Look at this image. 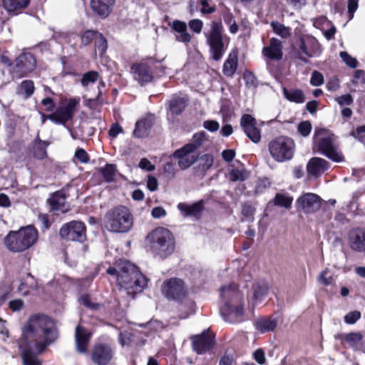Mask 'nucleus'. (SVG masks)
Wrapping results in <instances>:
<instances>
[{
    "label": "nucleus",
    "instance_id": "44",
    "mask_svg": "<svg viewBox=\"0 0 365 365\" xmlns=\"http://www.w3.org/2000/svg\"><path fill=\"white\" fill-rule=\"evenodd\" d=\"M199 168L202 170H207L213 164V158L211 155L205 154L199 159Z\"/></svg>",
    "mask_w": 365,
    "mask_h": 365
},
{
    "label": "nucleus",
    "instance_id": "52",
    "mask_svg": "<svg viewBox=\"0 0 365 365\" xmlns=\"http://www.w3.org/2000/svg\"><path fill=\"white\" fill-rule=\"evenodd\" d=\"M255 212V208L250 202H245L242 205V215L245 217L253 219Z\"/></svg>",
    "mask_w": 365,
    "mask_h": 365
},
{
    "label": "nucleus",
    "instance_id": "25",
    "mask_svg": "<svg viewBox=\"0 0 365 365\" xmlns=\"http://www.w3.org/2000/svg\"><path fill=\"white\" fill-rule=\"evenodd\" d=\"M329 168V163L320 158H312L307 165V170L309 175L315 178L319 177Z\"/></svg>",
    "mask_w": 365,
    "mask_h": 365
},
{
    "label": "nucleus",
    "instance_id": "4",
    "mask_svg": "<svg viewBox=\"0 0 365 365\" xmlns=\"http://www.w3.org/2000/svg\"><path fill=\"white\" fill-rule=\"evenodd\" d=\"M38 233L33 225L10 231L4 237L6 247L12 252H22L31 247L38 240Z\"/></svg>",
    "mask_w": 365,
    "mask_h": 365
},
{
    "label": "nucleus",
    "instance_id": "60",
    "mask_svg": "<svg viewBox=\"0 0 365 365\" xmlns=\"http://www.w3.org/2000/svg\"><path fill=\"white\" fill-rule=\"evenodd\" d=\"M147 187L151 192L157 190L158 187V182L155 177L149 175L147 180Z\"/></svg>",
    "mask_w": 365,
    "mask_h": 365
},
{
    "label": "nucleus",
    "instance_id": "13",
    "mask_svg": "<svg viewBox=\"0 0 365 365\" xmlns=\"http://www.w3.org/2000/svg\"><path fill=\"white\" fill-rule=\"evenodd\" d=\"M161 292L168 299L180 300L185 296L184 282L179 278L167 279L162 285Z\"/></svg>",
    "mask_w": 365,
    "mask_h": 365
},
{
    "label": "nucleus",
    "instance_id": "63",
    "mask_svg": "<svg viewBox=\"0 0 365 365\" xmlns=\"http://www.w3.org/2000/svg\"><path fill=\"white\" fill-rule=\"evenodd\" d=\"M164 172L170 178L174 177L175 175L176 170L175 168V165L171 162H168L164 165Z\"/></svg>",
    "mask_w": 365,
    "mask_h": 365
},
{
    "label": "nucleus",
    "instance_id": "20",
    "mask_svg": "<svg viewBox=\"0 0 365 365\" xmlns=\"http://www.w3.org/2000/svg\"><path fill=\"white\" fill-rule=\"evenodd\" d=\"M297 204L306 213H313L321 207V198L316 194L308 192L299 197Z\"/></svg>",
    "mask_w": 365,
    "mask_h": 365
},
{
    "label": "nucleus",
    "instance_id": "16",
    "mask_svg": "<svg viewBox=\"0 0 365 365\" xmlns=\"http://www.w3.org/2000/svg\"><path fill=\"white\" fill-rule=\"evenodd\" d=\"M91 360L96 365H108L113 357V351L106 344H98L91 351Z\"/></svg>",
    "mask_w": 365,
    "mask_h": 365
},
{
    "label": "nucleus",
    "instance_id": "43",
    "mask_svg": "<svg viewBox=\"0 0 365 365\" xmlns=\"http://www.w3.org/2000/svg\"><path fill=\"white\" fill-rule=\"evenodd\" d=\"M329 273V269L328 268H326L319 273L317 277V281L320 284L328 286L333 283L334 278L331 275H328Z\"/></svg>",
    "mask_w": 365,
    "mask_h": 365
},
{
    "label": "nucleus",
    "instance_id": "28",
    "mask_svg": "<svg viewBox=\"0 0 365 365\" xmlns=\"http://www.w3.org/2000/svg\"><path fill=\"white\" fill-rule=\"evenodd\" d=\"M178 208L183 213L185 217H197L203 210V202L202 200L195 202L192 205L186 203H179Z\"/></svg>",
    "mask_w": 365,
    "mask_h": 365
},
{
    "label": "nucleus",
    "instance_id": "40",
    "mask_svg": "<svg viewBox=\"0 0 365 365\" xmlns=\"http://www.w3.org/2000/svg\"><path fill=\"white\" fill-rule=\"evenodd\" d=\"M292 197L282 193H277L274 199V205L285 208H290L292 203Z\"/></svg>",
    "mask_w": 365,
    "mask_h": 365
},
{
    "label": "nucleus",
    "instance_id": "48",
    "mask_svg": "<svg viewBox=\"0 0 365 365\" xmlns=\"http://www.w3.org/2000/svg\"><path fill=\"white\" fill-rule=\"evenodd\" d=\"M243 78L247 86L256 87L257 86V80L251 71H245L243 74Z\"/></svg>",
    "mask_w": 365,
    "mask_h": 365
},
{
    "label": "nucleus",
    "instance_id": "47",
    "mask_svg": "<svg viewBox=\"0 0 365 365\" xmlns=\"http://www.w3.org/2000/svg\"><path fill=\"white\" fill-rule=\"evenodd\" d=\"M360 317L361 312L359 311H352L344 316V322L348 324H354L360 319Z\"/></svg>",
    "mask_w": 365,
    "mask_h": 365
},
{
    "label": "nucleus",
    "instance_id": "39",
    "mask_svg": "<svg viewBox=\"0 0 365 365\" xmlns=\"http://www.w3.org/2000/svg\"><path fill=\"white\" fill-rule=\"evenodd\" d=\"M103 178L106 182H112L116 172V167L113 164H107L105 167L100 169Z\"/></svg>",
    "mask_w": 365,
    "mask_h": 365
},
{
    "label": "nucleus",
    "instance_id": "56",
    "mask_svg": "<svg viewBox=\"0 0 365 365\" xmlns=\"http://www.w3.org/2000/svg\"><path fill=\"white\" fill-rule=\"evenodd\" d=\"M75 158H76L82 163H86L89 160L88 155L83 148H78L76 150Z\"/></svg>",
    "mask_w": 365,
    "mask_h": 365
},
{
    "label": "nucleus",
    "instance_id": "46",
    "mask_svg": "<svg viewBox=\"0 0 365 365\" xmlns=\"http://www.w3.org/2000/svg\"><path fill=\"white\" fill-rule=\"evenodd\" d=\"M248 175L245 170L234 169L230 173V179L232 181H243L247 178Z\"/></svg>",
    "mask_w": 365,
    "mask_h": 365
},
{
    "label": "nucleus",
    "instance_id": "11",
    "mask_svg": "<svg viewBox=\"0 0 365 365\" xmlns=\"http://www.w3.org/2000/svg\"><path fill=\"white\" fill-rule=\"evenodd\" d=\"M59 235L65 240L83 242L86 237V226L81 221L73 220L61 226Z\"/></svg>",
    "mask_w": 365,
    "mask_h": 365
},
{
    "label": "nucleus",
    "instance_id": "3",
    "mask_svg": "<svg viewBox=\"0 0 365 365\" xmlns=\"http://www.w3.org/2000/svg\"><path fill=\"white\" fill-rule=\"evenodd\" d=\"M221 297L224 306L220 309V313L224 319L230 323L240 322L243 316V306L240 294L237 291L235 284L222 287Z\"/></svg>",
    "mask_w": 365,
    "mask_h": 365
},
{
    "label": "nucleus",
    "instance_id": "41",
    "mask_svg": "<svg viewBox=\"0 0 365 365\" xmlns=\"http://www.w3.org/2000/svg\"><path fill=\"white\" fill-rule=\"evenodd\" d=\"M34 91V84L31 80H25L21 82L19 86V94L24 95L26 98L30 97Z\"/></svg>",
    "mask_w": 365,
    "mask_h": 365
},
{
    "label": "nucleus",
    "instance_id": "21",
    "mask_svg": "<svg viewBox=\"0 0 365 365\" xmlns=\"http://www.w3.org/2000/svg\"><path fill=\"white\" fill-rule=\"evenodd\" d=\"M348 241L350 248L358 252H365V228L357 227L349 233Z\"/></svg>",
    "mask_w": 365,
    "mask_h": 365
},
{
    "label": "nucleus",
    "instance_id": "24",
    "mask_svg": "<svg viewBox=\"0 0 365 365\" xmlns=\"http://www.w3.org/2000/svg\"><path fill=\"white\" fill-rule=\"evenodd\" d=\"M170 26L175 32V38L176 41L185 44H187L191 41L192 36L187 31V26L185 22L180 20H175L171 24H170Z\"/></svg>",
    "mask_w": 365,
    "mask_h": 365
},
{
    "label": "nucleus",
    "instance_id": "8",
    "mask_svg": "<svg viewBox=\"0 0 365 365\" xmlns=\"http://www.w3.org/2000/svg\"><path fill=\"white\" fill-rule=\"evenodd\" d=\"M207 43L210 47L211 58L219 61L223 56L229 44V38L223 34L221 23L213 21L210 32L205 35Z\"/></svg>",
    "mask_w": 365,
    "mask_h": 365
},
{
    "label": "nucleus",
    "instance_id": "62",
    "mask_svg": "<svg viewBox=\"0 0 365 365\" xmlns=\"http://www.w3.org/2000/svg\"><path fill=\"white\" fill-rule=\"evenodd\" d=\"M358 3L359 0H349L347 6L349 19L353 18L354 12L358 9Z\"/></svg>",
    "mask_w": 365,
    "mask_h": 365
},
{
    "label": "nucleus",
    "instance_id": "61",
    "mask_svg": "<svg viewBox=\"0 0 365 365\" xmlns=\"http://www.w3.org/2000/svg\"><path fill=\"white\" fill-rule=\"evenodd\" d=\"M203 126L211 132L217 131L220 128L219 123L215 120H205L203 123Z\"/></svg>",
    "mask_w": 365,
    "mask_h": 365
},
{
    "label": "nucleus",
    "instance_id": "57",
    "mask_svg": "<svg viewBox=\"0 0 365 365\" xmlns=\"http://www.w3.org/2000/svg\"><path fill=\"white\" fill-rule=\"evenodd\" d=\"M139 168L147 171H153L155 166L147 158H142L139 162Z\"/></svg>",
    "mask_w": 365,
    "mask_h": 365
},
{
    "label": "nucleus",
    "instance_id": "55",
    "mask_svg": "<svg viewBox=\"0 0 365 365\" xmlns=\"http://www.w3.org/2000/svg\"><path fill=\"white\" fill-rule=\"evenodd\" d=\"M190 29L196 34H200L202 31L203 23L200 19H192L188 23Z\"/></svg>",
    "mask_w": 365,
    "mask_h": 365
},
{
    "label": "nucleus",
    "instance_id": "30",
    "mask_svg": "<svg viewBox=\"0 0 365 365\" xmlns=\"http://www.w3.org/2000/svg\"><path fill=\"white\" fill-rule=\"evenodd\" d=\"M363 336L360 332H351L345 335L344 340L355 351H361L363 348Z\"/></svg>",
    "mask_w": 365,
    "mask_h": 365
},
{
    "label": "nucleus",
    "instance_id": "35",
    "mask_svg": "<svg viewBox=\"0 0 365 365\" xmlns=\"http://www.w3.org/2000/svg\"><path fill=\"white\" fill-rule=\"evenodd\" d=\"M284 94L285 97L290 101L301 103L304 101V95L301 90H291L288 91L284 89Z\"/></svg>",
    "mask_w": 365,
    "mask_h": 365
},
{
    "label": "nucleus",
    "instance_id": "36",
    "mask_svg": "<svg viewBox=\"0 0 365 365\" xmlns=\"http://www.w3.org/2000/svg\"><path fill=\"white\" fill-rule=\"evenodd\" d=\"M149 125L146 120H138L135 123L133 135L136 138H144L148 135Z\"/></svg>",
    "mask_w": 365,
    "mask_h": 365
},
{
    "label": "nucleus",
    "instance_id": "34",
    "mask_svg": "<svg viewBox=\"0 0 365 365\" xmlns=\"http://www.w3.org/2000/svg\"><path fill=\"white\" fill-rule=\"evenodd\" d=\"M253 297L256 301H260L267 296L269 291V285L267 282L262 281L254 284L252 287Z\"/></svg>",
    "mask_w": 365,
    "mask_h": 365
},
{
    "label": "nucleus",
    "instance_id": "32",
    "mask_svg": "<svg viewBox=\"0 0 365 365\" xmlns=\"http://www.w3.org/2000/svg\"><path fill=\"white\" fill-rule=\"evenodd\" d=\"M66 202L65 194L61 191H57L48 199V202L52 210H61Z\"/></svg>",
    "mask_w": 365,
    "mask_h": 365
},
{
    "label": "nucleus",
    "instance_id": "6",
    "mask_svg": "<svg viewBox=\"0 0 365 365\" xmlns=\"http://www.w3.org/2000/svg\"><path fill=\"white\" fill-rule=\"evenodd\" d=\"M314 146L318 151L334 162L344 160L342 153L339 150L336 143V137L328 130L317 128L313 137Z\"/></svg>",
    "mask_w": 365,
    "mask_h": 365
},
{
    "label": "nucleus",
    "instance_id": "64",
    "mask_svg": "<svg viewBox=\"0 0 365 365\" xmlns=\"http://www.w3.org/2000/svg\"><path fill=\"white\" fill-rule=\"evenodd\" d=\"M352 135L358 138L359 140L363 141L365 140V125L358 127Z\"/></svg>",
    "mask_w": 365,
    "mask_h": 365
},
{
    "label": "nucleus",
    "instance_id": "27",
    "mask_svg": "<svg viewBox=\"0 0 365 365\" xmlns=\"http://www.w3.org/2000/svg\"><path fill=\"white\" fill-rule=\"evenodd\" d=\"M188 102L189 98L187 95H173L169 101V110L172 115H180L185 110Z\"/></svg>",
    "mask_w": 365,
    "mask_h": 365
},
{
    "label": "nucleus",
    "instance_id": "2",
    "mask_svg": "<svg viewBox=\"0 0 365 365\" xmlns=\"http://www.w3.org/2000/svg\"><path fill=\"white\" fill-rule=\"evenodd\" d=\"M106 272L110 275H115L118 286L132 297L141 292L147 286L146 277L135 265L127 260L120 259L116 262L115 266L109 267Z\"/></svg>",
    "mask_w": 365,
    "mask_h": 365
},
{
    "label": "nucleus",
    "instance_id": "37",
    "mask_svg": "<svg viewBox=\"0 0 365 365\" xmlns=\"http://www.w3.org/2000/svg\"><path fill=\"white\" fill-rule=\"evenodd\" d=\"M208 139L205 131H201L195 134L192 137V142L186 145H191V149L195 151L199 147L203 145Z\"/></svg>",
    "mask_w": 365,
    "mask_h": 365
},
{
    "label": "nucleus",
    "instance_id": "51",
    "mask_svg": "<svg viewBox=\"0 0 365 365\" xmlns=\"http://www.w3.org/2000/svg\"><path fill=\"white\" fill-rule=\"evenodd\" d=\"M340 57L342 60L346 63V65L350 66L351 68H356L358 64V61L356 58L351 56L347 52L341 51L340 52Z\"/></svg>",
    "mask_w": 365,
    "mask_h": 365
},
{
    "label": "nucleus",
    "instance_id": "14",
    "mask_svg": "<svg viewBox=\"0 0 365 365\" xmlns=\"http://www.w3.org/2000/svg\"><path fill=\"white\" fill-rule=\"evenodd\" d=\"M78 103V100L71 98L66 106L58 108L53 113L48 115V118L56 123L65 124L73 118Z\"/></svg>",
    "mask_w": 365,
    "mask_h": 365
},
{
    "label": "nucleus",
    "instance_id": "26",
    "mask_svg": "<svg viewBox=\"0 0 365 365\" xmlns=\"http://www.w3.org/2000/svg\"><path fill=\"white\" fill-rule=\"evenodd\" d=\"M115 0H91V6L94 13L102 18H106L110 14Z\"/></svg>",
    "mask_w": 365,
    "mask_h": 365
},
{
    "label": "nucleus",
    "instance_id": "29",
    "mask_svg": "<svg viewBox=\"0 0 365 365\" xmlns=\"http://www.w3.org/2000/svg\"><path fill=\"white\" fill-rule=\"evenodd\" d=\"M237 55L235 52L229 54L223 65V73L226 76L232 77L237 68Z\"/></svg>",
    "mask_w": 365,
    "mask_h": 365
},
{
    "label": "nucleus",
    "instance_id": "12",
    "mask_svg": "<svg viewBox=\"0 0 365 365\" xmlns=\"http://www.w3.org/2000/svg\"><path fill=\"white\" fill-rule=\"evenodd\" d=\"M36 67V59L31 53H22L15 60L13 66V77L21 78L31 72Z\"/></svg>",
    "mask_w": 365,
    "mask_h": 365
},
{
    "label": "nucleus",
    "instance_id": "31",
    "mask_svg": "<svg viewBox=\"0 0 365 365\" xmlns=\"http://www.w3.org/2000/svg\"><path fill=\"white\" fill-rule=\"evenodd\" d=\"M30 0H2L3 7L8 12L16 11L26 8Z\"/></svg>",
    "mask_w": 365,
    "mask_h": 365
},
{
    "label": "nucleus",
    "instance_id": "9",
    "mask_svg": "<svg viewBox=\"0 0 365 365\" xmlns=\"http://www.w3.org/2000/svg\"><path fill=\"white\" fill-rule=\"evenodd\" d=\"M270 155L278 163L290 160L294 154V140L287 136H279L272 140L268 144Z\"/></svg>",
    "mask_w": 365,
    "mask_h": 365
},
{
    "label": "nucleus",
    "instance_id": "5",
    "mask_svg": "<svg viewBox=\"0 0 365 365\" xmlns=\"http://www.w3.org/2000/svg\"><path fill=\"white\" fill-rule=\"evenodd\" d=\"M133 218L130 210L120 205L110 209L105 215L104 226L110 232H128L133 227Z\"/></svg>",
    "mask_w": 365,
    "mask_h": 365
},
{
    "label": "nucleus",
    "instance_id": "58",
    "mask_svg": "<svg viewBox=\"0 0 365 365\" xmlns=\"http://www.w3.org/2000/svg\"><path fill=\"white\" fill-rule=\"evenodd\" d=\"M336 101L341 106H349L353 102V98L350 94L342 95L335 98Z\"/></svg>",
    "mask_w": 365,
    "mask_h": 365
},
{
    "label": "nucleus",
    "instance_id": "7",
    "mask_svg": "<svg viewBox=\"0 0 365 365\" xmlns=\"http://www.w3.org/2000/svg\"><path fill=\"white\" fill-rule=\"evenodd\" d=\"M146 240L152 251L162 257H166L174 252L175 239L168 229H155L147 235Z\"/></svg>",
    "mask_w": 365,
    "mask_h": 365
},
{
    "label": "nucleus",
    "instance_id": "23",
    "mask_svg": "<svg viewBox=\"0 0 365 365\" xmlns=\"http://www.w3.org/2000/svg\"><path fill=\"white\" fill-rule=\"evenodd\" d=\"M262 53L269 59L281 60L283 56L282 41L276 38H272L269 45L263 48Z\"/></svg>",
    "mask_w": 365,
    "mask_h": 365
},
{
    "label": "nucleus",
    "instance_id": "38",
    "mask_svg": "<svg viewBox=\"0 0 365 365\" xmlns=\"http://www.w3.org/2000/svg\"><path fill=\"white\" fill-rule=\"evenodd\" d=\"M271 26L274 32L282 38H286L291 35V29L289 27L285 26L279 22H272Z\"/></svg>",
    "mask_w": 365,
    "mask_h": 365
},
{
    "label": "nucleus",
    "instance_id": "45",
    "mask_svg": "<svg viewBox=\"0 0 365 365\" xmlns=\"http://www.w3.org/2000/svg\"><path fill=\"white\" fill-rule=\"evenodd\" d=\"M313 26L319 29L322 31H324L326 28L329 27L331 25V21H329L327 17L325 16H319L318 18H315L312 20Z\"/></svg>",
    "mask_w": 365,
    "mask_h": 365
},
{
    "label": "nucleus",
    "instance_id": "42",
    "mask_svg": "<svg viewBox=\"0 0 365 365\" xmlns=\"http://www.w3.org/2000/svg\"><path fill=\"white\" fill-rule=\"evenodd\" d=\"M99 73L97 71H88L83 75L81 78V85L83 87L88 86L90 83H94L97 81Z\"/></svg>",
    "mask_w": 365,
    "mask_h": 365
},
{
    "label": "nucleus",
    "instance_id": "15",
    "mask_svg": "<svg viewBox=\"0 0 365 365\" xmlns=\"http://www.w3.org/2000/svg\"><path fill=\"white\" fill-rule=\"evenodd\" d=\"M153 63V62H141L131 66L130 70L133 78L141 86L153 81V74L151 71Z\"/></svg>",
    "mask_w": 365,
    "mask_h": 365
},
{
    "label": "nucleus",
    "instance_id": "50",
    "mask_svg": "<svg viewBox=\"0 0 365 365\" xmlns=\"http://www.w3.org/2000/svg\"><path fill=\"white\" fill-rule=\"evenodd\" d=\"M312 124L308 120L302 121L298 125V131L303 137L308 136L312 130Z\"/></svg>",
    "mask_w": 365,
    "mask_h": 365
},
{
    "label": "nucleus",
    "instance_id": "18",
    "mask_svg": "<svg viewBox=\"0 0 365 365\" xmlns=\"http://www.w3.org/2000/svg\"><path fill=\"white\" fill-rule=\"evenodd\" d=\"M192 348L198 354H202L211 349L214 346V337L209 331H203L201 334L191 337Z\"/></svg>",
    "mask_w": 365,
    "mask_h": 365
},
{
    "label": "nucleus",
    "instance_id": "33",
    "mask_svg": "<svg viewBox=\"0 0 365 365\" xmlns=\"http://www.w3.org/2000/svg\"><path fill=\"white\" fill-rule=\"evenodd\" d=\"M277 320L272 318L259 319L256 322V328L259 331L264 333L273 331L277 327Z\"/></svg>",
    "mask_w": 365,
    "mask_h": 365
},
{
    "label": "nucleus",
    "instance_id": "22",
    "mask_svg": "<svg viewBox=\"0 0 365 365\" xmlns=\"http://www.w3.org/2000/svg\"><path fill=\"white\" fill-rule=\"evenodd\" d=\"M92 333L81 326H77L75 330V344L76 351L80 354L88 351V346Z\"/></svg>",
    "mask_w": 365,
    "mask_h": 365
},
{
    "label": "nucleus",
    "instance_id": "1",
    "mask_svg": "<svg viewBox=\"0 0 365 365\" xmlns=\"http://www.w3.org/2000/svg\"><path fill=\"white\" fill-rule=\"evenodd\" d=\"M58 337L53 319L44 314L31 316L22 328L19 346L24 365H41L37 354Z\"/></svg>",
    "mask_w": 365,
    "mask_h": 365
},
{
    "label": "nucleus",
    "instance_id": "17",
    "mask_svg": "<svg viewBox=\"0 0 365 365\" xmlns=\"http://www.w3.org/2000/svg\"><path fill=\"white\" fill-rule=\"evenodd\" d=\"M240 125L246 135L255 143L261 140V133L257 127V120L251 115L245 114L240 120Z\"/></svg>",
    "mask_w": 365,
    "mask_h": 365
},
{
    "label": "nucleus",
    "instance_id": "19",
    "mask_svg": "<svg viewBox=\"0 0 365 365\" xmlns=\"http://www.w3.org/2000/svg\"><path fill=\"white\" fill-rule=\"evenodd\" d=\"M191 148V145H185L173 153V157L178 160V166L182 170L188 168L197 160L195 151Z\"/></svg>",
    "mask_w": 365,
    "mask_h": 365
},
{
    "label": "nucleus",
    "instance_id": "59",
    "mask_svg": "<svg viewBox=\"0 0 365 365\" xmlns=\"http://www.w3.org/2000/svg\"><path fill=\"white\" fill-rule=\"evenodd\" d=\"M255 360L259 364H264L266 362L265 354L262 349H257L253 353Z\"/></svg>",
    "mask_w": 365,
    "mask_h": 365
},
{
    "label": "nucleus",
    "instance_id": "49",
    "mask_svg": "<svg viewBox=\"0 0 365 365\" xmlns=\"http://www.w3.org/2000/svg\"><path fill=\"white\" fill-rule=\"evenodd\" d=\"M98 35V33L94 31L88 30L85 31L81 37L82 44L83 46L88 45Z\"/></svg>",
    "mask_w": 365,
    "mask_h": 365
},
{
    "label": "nucleus",
    "instance_id": "53",
    "mask_svg": "<svg viewBox=\"0 0 365 365\" xmlns=\"http://www.w3.org/2000/svg\"><path fill=\"white\" fill-rule=\"evenodd\" d=\"M324 83V77L323 75L317 71H314L312 73V77L310 79V83L314 86H319Z\"/></svg>",
    "mask_w": 365,
    "mask_h": 365
},
{
    "label": "nucleus",
    "instance_id": "54",
    "mask_svg": "<svg viewBox=\"0 0 365 365\" xmlns=\"http://www.w3.org/2000/svg\"><path fill=\"white\" fill-rule=\"evenodd\" d=\"M95 44L98 49L101 51L102 53L105 52L107 49V41L101 34L98 33V36L96 37Z\"/></svg>",
    "mask_w": 365,
    "mask_h": 365
},
{
    "label": "nucleus",
    "instance_id": "10",
    "mask_svg": "<svg viewBox=\"0 0 365 365\" xmlns=\"http://www.w3.org/2000/svg\"><path fill=\"white\" fill-rule=\"evenodd\" d=\"M295 51L297 58L307 63L309 62L308 58L319 56L322 49L315 37L309 34H302L296 42Z\"/></svg>",
    "mask_w": 365,
    "mask_h": 365
}]
</instances>
